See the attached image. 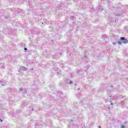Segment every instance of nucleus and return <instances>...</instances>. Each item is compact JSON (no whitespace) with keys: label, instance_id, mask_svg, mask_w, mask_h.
<instances>
[{"label":"nucleus","instance_id":"obj_2","mask_svg":"<svg viewBox=\"0 0 128 128\" xmlns=\"http://www.w3.org/2000/svg\"><path fill=\"white\" fill-rule=\"evenodd\" d=\"M124 128V125H122L121 126V128Z\"/></svg>","mask_w":128,"mask_h":128},{"label":"nucleus","instance_id":"obj_4","mask_svg":"<svg viewBox=\"0 0 128 128\" xmlns=\"http://www.w3.org/2000/svg\"><path fill=\"white\" fill-rule=\"evenodd\" d=\"M69 84H72V81H70V83Z\"/></svg>","mask_w":128,"mask_h":128},{"label":"nucleus","instance_id":"obj_5","mask_svg":"<svg viewBox=\"0 0 128 128\" xmlns=\"http://www.w3.org/2000/svg\"><path fill=\"white\" fill-rule=\"evenodd\" d=\"M28 50L26 48H24V50Z\"/></svg>","mask_w":128,"mask_h":128},{"label":"nucleus","instance_id":"obj_1","mask_svg":"<svg viewBox=\"0 0 128 128\" xmlns=\"http://www.w3.org/2000/svg\"><path fill=\"white\" fill-rule=\"evenodd\" d=\"M120 40H124L123 44H128V39L124 38V37H121L120 38Z\"/></svg>","mask_w":128,"mask_h":128},{"label":"nucleus","instance_id":"obj_6","mask_svg":"<svg viewBox=\"0 0 128 128\" xmlns=\"http://www.w3.org/2000/svg\"><path fill=\"white\" fill-rule=\"evenodd\" d=\"M99 128H100V126H99Z\"/></svg>","mask_w":128,"mask_h":128},{"label":"nucleus","instance_id":"obj_3","mask_svg":"<svg viewBox=\"0 0 128 128\" xmlns=\"http://www.w3.org/2000/svg\"><path fill=\"white\" fill-rule=\"evenodd\" d=\"M118 44H122V42H118Z\"/></svg>","mask_w":128,"mask_h":128}]
</instances>
